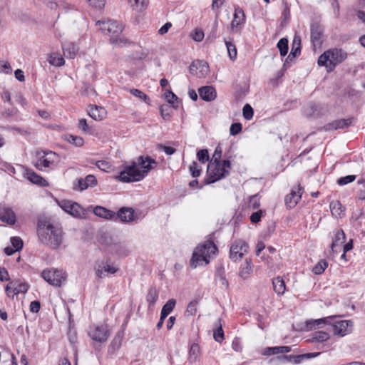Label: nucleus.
I'll return each mask as SVG.
<instances>
[{
  "instance_id": "nucleus-21",
  "label": "nucleus",
  "mask_w": 365,
  "mask_h": 365,
  "mask_svg": "<svg viewBox=\"0 0 365 365\" xmlns=\"http://www.w3.org/2000/svg\"><path fill=\"white\" fill-rule=\"evenodd\" d=\"M197 248L202 255L209 259L211 255H215L217 250L216 245L212 241H206L202 245H198Z\"/></svg>"
},
{
  "instance_id": "nucleus-25",
  "label": "nucleus",
  "mask_w": 365,
  "mask_h": 365,
  "mask_svg": "<svg viewBox=\"0 0 365 365\" xmlns=\"http://www.w3.org/2000/svg\"><path fill=\"white\" fill-rule=\"evenodd\" d=\"M93 213L96 216L106 220H114V217H115V212L108 210L107 208L102 206H96L93 209Z\"/></svg>"
},
{
  "instance_id": "nucleus-39",
  "label": "nucleus",
  "mask_w": 365,
  "mask_h": 365,
  "mask_svg": "<svg viewBox=\"0 0 365 365\" xmlns=\"http://www.w3.org/2000/svg\"><path fill=\"white\" fill-rule=\"evenodd\" d=\"M196 65H197V67L199 71V72L197 73L198 78L205 77L209 71L208 64L206 62L202 61H197Z\"/></svg>"
},
{
  "instance_id": "nucleus-37",
  "label": "nucleus",
  "mask_w": 365,
  "mask_h": 365,
  "mask_svg": "<svg viewBox=\"0 0 365 365\" xmlns=\"http://www.w3.org/2000/svg\"><path fill=\"white\" fill-rule=\"evenodd\" d=\"M200 357V347L197 344H193L189 351V361L195 363L198 361Z\"/></svg>"
},
{
  "instance_id": "nucleus-1",
  "label": "nucleus",
  "mask_w": 365,
  "mask_h": 365,
  "mask_svg": "<svg viewBox=\"0 0 365 365\" xmlns=\"http://www.w3.org/2000/svg\"><path fill=\"white\" fill-rule=\"evenodd\" d=\"M37 235L40 242L53 250L59 248L63 242L62 228L53 224L46 217H40L37 222Z\"/></svg>"
},
{
  "instance_id": "nucleus-4",
  "label": "nucleus",
  "mask_w": 365,
  "mask_h": 365,
  "mask_svg": "<svg viewBox=\"0 0 365 365\" xmlns=\"http://www.w3.org/2000/svg\"><path fill=\"white\" fill-rule=\"evenodd\" d=\"M230 168V162L228 160H224L222 162H210L207 167L210 182H215L227 176Z\"/></svg>"
},
{
  "instance_id": "nucleus-48",
  "label": "nucleus",
  "mask_w": 365,
  "mask_h": 365,
  "mask_svg": "<svg viewBox=\"0 0 365 365\" xmlns=\"http://www.w3.org/2000/svg\"><path fill=\"white\" fill-rule=\"evenodd\" d=\"M67 140L68 143H70L77 147H81L84 144V140L83 138H81L80 136L73 135H69L67 137Z\"/></svg>"
},
{
  "instance_id": "nucleus-38",
  "label": "nucleus",
  "mask_w": 365,
  "mask_h": 365,
  "mask_svg": "<svg viewBox=\"0 0 365 365\" xmlns=\"http://www.w3.org/2000/svg\"><path fill=\"white\" fill-rule=\"evenodd\" d=\"M48 61L50 64L55 66H61L64 65L65 60L58 53H53L50 55Z\"/></svg>"
},
{
  "instance_id": "nucleus-12",
  "label": "nucleus",
  "mask_w": 365,
  "mask_h": 365,
  "mask_svg": "<svg viewBox=\"0 0 365 365\" xmlns=\"http://www.w3.org/2000/svg\"><path fill=\"white\" fill-rule=\"evenodd\" d=\"M303 188L298 185L297 188L292 189L291 192L285 197L284 201L288 208H293L298 203L303 193Z\"/></svg>"
},
{
  "instance_id": "nucleus-50",
  "label": "nucleus",
  "mask_w": 365,
  "mask_h": 365,
  "mask_svg": "<svg viewBox=\"0 0 365 365\" xmlns=\"http://www.w3.org/2000/svg\"><path fill=\"white\" fill-rule=\"evenodd\" d=\"M219 327L214 331L213 337L217 342H222L224 340V331L220 324V320H218Z\"/></svg>"
},
{
  "instance_id": "nucleus-11",
  "label": "nucleus",
  "mask_w": 365,
  "mask_h": 365,
  "mask_svg": "<svg viewBox=\"0 0 365 365\" xmlns=\"http://www.w3.org/2000/svg\"><path fill=\"white\" fill-rule=\"evenodd\" d=\"M330 325L333 327L334 334L340 336H344L351 331L349 327L352 326V322L349 320H340L336 322L331 321Z\"/></svg>"
},
{
  "instance_id": "nucleus-56",
  "label": "nucleus",
  "mask_w": 365,
  "mask_h": 365,
  "mask_svg": "<svg viewBox=\"0 0 365 365\" xmlns=\"http://www.w3.org/2000/svg\"><path fill=\"white\" fill-rule=\"evenodd\" d=\"M197 301H192L189 303V304L187 307L186 312H185L187 315L192 316V315L195 314V313L197 312Z\"/></svg>"
},
{
  "instance_id": "nucleus-18",
  "label": "nucleus",
  "mask_w": 365,
  "mask_h": 365,
  "mask_svg": "<svg viewBox=\"0 0 365 365\" xmlns=\"http://www.w3.org/2000/svg\"><path fill=\"white\" fill-rule=\"evenodd\" d=\"M77 181V187L80 191L95 187L98 183L97 179L93 175H88L85 178H78Z\"/></svg>"
},
{
  "instance_id": "nucleus-63",
  "label": "nucleus",
  "mask_w": 365,
  "mask_h": 365,
  "mask_svg": "<svg viewBox=\"0 0 365 365\" xmlns=\"http://www.w3.org/2000/svg\"><path fill=\"white\" fill-rule=\"evenodd\" d=\"M222 156V149L220 145L217 146L215 150V153L212 155V160L210 162H222L220 160Z\"/></svg>"
},
{
  "instance_id": "nucleus-58",
  "label": "nucleus",
  "mask_w": 365,
  "mask_h": 365,
  "mask_svg": "<svg viewBox=\"0 0 365 365\" xmlns=\"http://www.w3.org/2000/svg\"><path fill=\"white\" fill-rule=\"evenodd\" d=\"M189 170L192 177H198L200 175L201 169L198 168L196 162H192L189 166Z\"/></svg>"
},
{
  "instance_id": "nucleus-27",
  "label": "nucleus",
  "mask_w": 365,
  "mask_h": 365,
  "mask_svg": "<svg viewBox=\"0 0 365 365\" xmlns=\"http://www.w3.org/2000/svg\"><path fill=\"white\" fill-rule=\"evenodd\" d=\"M63 55L66 58L73 59L76 57L78 48L73 43H68L62 46Z\"/></svg>"
},
{
  "instance_id": "nucleus-60",
  "label": "nucleus",
  "mask_w": 365,
  "mask_h": 365,
  "mask_svg": "<svg viewBox=\"0 0 365 365\" xmlns=\"http://www.w3.org/2000/svg\"><path fill=\"white\" fill-rule=\"evenodd\" d=\"M28 289L29 286L26 283H19L16 282L15 294L17 295L19 293H25Z\"/></svg>"
},
{
  "instance_id": "nucleus-28",
  "label": "nucleus",
  "mask_w": 365,
  "mask_h": 365,
  "mask_svg": "<svg viewBox=\"0 0 365 365\" xmlns=\"http://www.w3.org/2000/svg\"><path fill=\"white\" fill-rule=\"evenodd\" d=\"M322 29L318 25H312L311 27V40L314 46L320 45L322 36Z\"/></svg>"
},
{
  "instance_id": "nucleus-19",
  "label": "nucleus",
  "mask_w": 365,
  "mask_h": 365,
  "mask_svg": "<svg viewBox=\"0 0 365 365\" xmlns=\"http://www.w3.org/2000/svg\"><path fill=\"white\" fill-rule=\"evenodd\" d=\"M24 176L32 183L36 184L43 187L48 185L47 181L36 173L33 170L26 168L24 172Z\"/></svg>"
},
{
  "instance_id": "nucleus-61",
  "label": "nucleus",
  "mask_w": 365,
  "mask_h": 365,
  "mask_svg": "<svg viewBox=\"0 0 365 365\" xmlns=\"http://www.w3.org/2000/svg\"><path fill=\"white\" fill-rule=\"evenodd\" d=\"M96 166L101 170L108 172L110 169V164L105 160H99L96 162Z\"/></svg>"
},
{
  "instance_id": "nucleus-52",
  "label": "nucleus",
  "mask_w": 365,
  "mask_h": 365,
  "mask_svg": "<svg viewBox=\"0 0 365 365\" xmlns=\"http://www.w3.org/2000/svg\"><path fill=\"white\" fill-rule=\"evenodd\" d=\"M10 241L15 250L19 251L22 249L24 244L22 240L19 237H11Z\"/></svg>"
},
{
  "instance_id": "nucleus-59",
  "label": "nucleus",
  "mask_w": 365,
  "mask_h": 365,
  "mask_svg": "<svg viewBox=\"0 0 365 365\" xmlns=\"http://www.w3.org/2000/svg\"><path fill=\"white\" fill-rule=\"evenodd\" d=\"M242 126L240 123H234L230 125V135H235L240 133L242 130Z\"/></svg>"
},
{
  "instance_id": "nucleus-64",
  "label": "nucleus",
  "mask_w": 365,
  "mask_h": 365,
  "mask_svg": "<svg viewBox=\"0 0 365 365\" xmlns=\"http://www.w3.org/2000/svg\"><path fill=\"white\" fill-rule=\"evenodd\" d=\"M194 41L200 42L204 38V32L202 29H195L194 34L192 36Z\"/></svg>"
},
{
  "instance_id": "nucleus-8",
  "label": "nucleus",
  "mask_w": 365,
  "mask_h": 365,
  "mask_svg": "<svg viewBox=\"0 0 365 365\" xmlns=\"http://www.w3.org/2000/svg\"><path fill=\"white\" fill-rule=\"evenodd\" d=\"M249 248V245L245 241L235 240L230 249V258L234 262L240 260L248 252Z\"/></svg>"
},
{
  "instance_id": "nucleus-45",
  "label": "nucleus",
  "mask_w": 365,
  "mask_h": 365,
  "mask_svg": "<svg viewBox=\"0 0 365 365\" xmlns=\"http://www.w3.org/2000/svg\"><path fill=\"white\" fill-rule=\"evenodd\" d=\"M277 48L279 50L280 55L284 56L288 51V40L285 38H281L277 43Z\"/></svg>"
},
{
  "instance_id": "nucleus-44",
  "label": "nucleus",
  "mask_w": 365,
  "mask_h": 365,
  "mask_svg": "<svg viewBox=\"0 0 365 365\" xmlns=\"http://www.w3.org/2000/svg\"><path fill=\"white\" fill-rule=\"evenodd\" d=\"M129 2L134 9L138 11L145 9L148 4L146 0H129Z\"/></svg>"
},
{
  "instance_id": "nucleus-51",
  "label": "nucleus",
  "mask_w": 365,
  "mask_h": 365,
  "mask_svg": "<svg viewBox=\"0 0 365 365\" xmlns=\"http://www.w3.org/2000/svg\"><path fill=\"white\" fill-rule=\"evenodd\" d=\"M130 93L132 95H133L134 96H135L136 98H138L140 100H143L145 102L148 103V101H149L148 96L145 93L142 92L141 91H140L138 89L133 88V89L130 90Z\"/></svg>"
},
{
  "instance_id": "nucleus-26",
  "label": "nucleus",
  "mask_w": 365,
  "mask_h": 365,
  "mask_svg": "<svg viewBox=\"0 0 365 365\" xmlns=\"http://www.w3.org/2000/svg\"><path fill=\"white\" fill-rule=\"evenodd\" d=\"M252 268L253 264L252 262V259L250 258H247L245 262L241 265L239 275L244 279L249 278L252 272Z\"/></svg>"
},
{
  "instance_id": "nucleus-57",
  "label": "nucleus",
  "mask_w": 365,
  "mask_h": 365,
  "mask_svg": "<svg viewBox=\"0 0 365 365\" xmlns=\"http://www.w3.org/2000/svg\"><path fill=\"white\" fill-rule=\"evenodd\" d=\"M197 159L200 162H202V163L208 161L209 160V155L208 151L206 149L200 150L197 153Z\"/></svg>"
},
{
  "instance_id": "nucleus-10",
  "label": "nucleus",
  "mask_w": 365,
  "mask_h": 365,
  "mask_svg": "<svg viewBox=\"0 0 365 365\" xmlns=\"http://www.w3.org/2000/svg\"><path fill=\"white\" fill-rule=\"evenodd\" d=\"M110 333L104 325H96L91 328L89 331V336L91 338L100 343H104L109 337Z\"/></svg>"
},
{
  "instance_id": "nucleus-30",
  "label": "nucleus",
  "mask_w": 365,
  "mask_h": 365,
  "mask_svg": "<svg viewBox=\"0 0 365 365\" xmlns=\"http://www.w3.org/2000/svg\"><path fill=\"white\" fill-rule=\"evenodd\" d=\"M273 289L278 295H282L286 289L285 283L282 278L277 277L272 280Z\"/></svg>"
},
{
  "instance_id": "nucleus-62",
  "label": "nucleus",
  "mask_w": 365,
  "mask_h": 365,
  "mask_svg": "<svg viewBox=\"0 0 365 365\" xmlns=\"http://www.w3.org/2000/svg\"><path fill=\"white\" fill-rule=\"evenodd\" d=\"M217 29H218V21H217V18H216L212 24V30L208 36V38H212V39L216 38L217 36Z\"/></svg>"
},
{
  "instance_id": "nucleus-22",
  "label": "nucleus",
  "mask_w": 365,
  "mask_h": 365,
  "mask_svg": "<svg viewBox=\"0 0 365 365\" xmlns=\"http://www.w3.org/2000/svg\"><path fill=\"white\" fill-rule=\"evenodd\" d=\"M200 98L205 101H212L215 99L217 93L215 89L210 86L201 87L198 90Z\"/></svg>"
},
{
  "instance_id": "nucleus-17",
  "label": "nucleus",
  "mask_w": 365,
  "mask_h": 365,
  "mask_svg": "<svg viewBox=\"0 0 365 365\" xmlns=\"http://www.w3.org/2000/svg\"><path fill=\"white\" fill-rule=\"evenodd\" d=\"M0 220L9 225H14L16 222V215L10 207L0 205Z\"/></svg>"
},
{
  "instance_id": "nucleus-47",
  "label": "nucleus",
  "mask_w": 365,
  "mask_h": 365,
  "mask_svg": "<svg viewBox=\"0 0 365 365\" xmlns=\"http://www.w3.org/2000/svg\"><path fill=\"white\" fill-rule=\"evenodd\" d=\"M328 263L326 260H320L312 269V272L315 274H321L327 267Z\"/></svg>"
},
{
  "instance_id": "nucleus-16",
  "label": "nucleus",
  "mask_w": 365,
  "mask_h": 365,
  "mask_svg": "<svg viewBox=\"0 0 365 365\" xmlns=\"http://www.w3.org/2000/svg\"><path fill=\"white\" fill-rule=\"evenodd\" d=\"M120 219L123 222H130L135 220L134 210L130 207H122L115 213L114 220Z\"/></svg>"
},
{
  "instance_id": "nucleus-40",
  "label": "nucleus",
  "mask_w": 365,
  "mask_h": 365,
  "mask_svg": "<svg viewBox=\"0 0 365 365\" xmlns=\"http://www.w3.org/2000/svg\"><path fill=\"white\" fill-rule=\"evenodd\" d=\"M329 339V334L326 331H317L313 334V336L311 339L312 342L318 341V342H324L327 341Z\"/></svg>"
},
{
  "instance_id": "nucleus-36",
  "label": "nucleus",
  "mask_w": 365,
  "mask_h": 365,
  "mask_svg": "<svg viewBox=\"0 0 365 365\" xmlns=\"http://www.w3.org/2000/svg\"><path fill=\"white\" fill-rule=\"evenodd\" d=\"M329 207L332 215L335 217H340L344 212L342 205L339 200L331 201Z\"/></svg>"
},
{
  "instance_id": "nucleus-2",
  "label": "nucleus",
  "mask_w": 365,
  "mask_h": 365,
  "mask_svg": "<svg viewBox=\"0 0 365 365\" xmlns=\"http://www.w3.org/2000/svg\"><path fill=\"white\" fill-rule=\"evenodd\" d=\"M152 164H156L155 160L148 156H140L137 163L124 167L116 178L123 182L140 181L153 169Z\"/></svg>"
},
{
  "instance_id": "nucleus-15",
  "label": "nucleus",
  "mask_w": 365,
  "mask_h": 365,
  "mask_svg": "<svg viewBox=\"0 0 365 365\" xmlns=\"http://www.w3.org/2000/svg\"><path fill=\"white\" fill-rule=\"evenodd\" d=\"M334 317L330 316L318 319H311L305 322V330L310 331L317 328H321L325 324H331Z\"/></svg>"
},
{
  "instance_id": "nucleus-41",
  "label": "nucleus",
  "mask_w": 365,
  "mask_h": 365,
  "mask_svg": "<svg viewBox=\"0 0 365 365\" xmlns=\"http://www.w3.org/2000/svg\"><path fill=\"white\" fill-rule=\"evenodd\" d=\"M47 6L51 9V10H54V9H60V8H62L64 10H66L69 5L61 1V0H59V1H49L48 3H47Z\"/></svg>"
},
{
  "instance_id": "nucleus-42",
  "label": "nucleus",
  "mask_w": 365,
  "mask_h": 365,
  "mask_svg": "<svg viewBox=\"0 0 365 365\" xmlns=\"http://www.w3.org/2000/svg\"><path fill=\"white\" fill-rule=\"evenodd\" d=\"M225 43L226 45L229 56L231 60H235L237 58V48L235 44L232 42L225 39Z\"/></svg>"
},
{
  "instance_id": "nucleus-31",
  "label": "nucleus",
  "mask_w": 365,
  "mask_h": 365,
  "mask_svg": "<svg viewBox=\"0 0 365 365\" xmlns=\"http://www.w3.org/2000/svg\"><path fill=\"white\" fill-rule=\"evenodd\" d=\"M351 123V119H340L333 121L329 125V129H344L349 127Z\"/></svg>"
},
{
  "instance_id": "nucleus-55",
  "label": "nucleus",
  "mask_w": 365,
  "mask_h": 365,
  "mask_svg": "<svg viewBox=\"0 0 365 365\" xmlns=\"http://www.w3.org/2000/svg\"><path fill=\"white\" fill-rule=\"evenodd\" d=\"M16 282H11L9 283L5 289L6 293L9 297H14L15 295Z\"/></svg>"
},
{
  "instance_id": "nucleus-49",
  "label": "nucleus",
  "mask_w": 365,
  "mask_h": 365,
  "mask_svg": "<svg viewBox=\"0 0 365 365\" xmlns=\"http://www.w3.org/2000/svg\"><path fill=\"white\" fill-rule=\"evenodd\" d=\"M176 301L174 299H169L163 307L161 312L169 315L175 308Z\"/></svg>"
},
{
  "instance_id": "nucleus-20",
  "label": "nucleus",
  "mask_w": 365,
  "mask_h": 365,
  "mask_svg": "<svg viewBox=\"0 0 365 365\" xmlns=\"http://www.w3.org/2000/svg\"><path fill=\"white\" fill-rule=\"evenodd\" d=\"M210 262V259H207L206 257L200 252L198 249L196 247L193 251L192 258L190 262V265L192 268L195 269L198 266L207 264Z\"/></svg>"
},
{
  "instance_id": "nucleus-5",
  "label": "nucleus",
  "mask_w": 365,
  "mask_h": 365,
  "mask_svg": "<svg viewBox=\"0 0 365 365\" xmlns=\"http://www.w3.org/2000/svg\"><path fill=\"white\" fill-rule=\"evenodd\" d=\"M58 155L56 153L41 151L38 153V159L34 163V166L39 170L52 168L56 165Z\"/></svg>"
},
{
  "instance_id": "nucleus-29",
  "label": "nucleus",
  "mask_w": 365,
  "mask_h": 365,
  "mask_svg": "<svg viewBox=\"0 0 365 365\" xmlns=\"http://www.w3.org/2000/svg\"><path fill=\"white\" fill-rule=\"evenodd\" d=\"M291 351V347L288 346H274L266 348L262 354L265 356L274 355L279 353H288Z\"/></svg>"
},
{
  "instance_id": "nucleus-46",
  "label": "nucleus",
  "mask_w": 365,
  "mask_h": 365,
  "mask_svg": "<svg viewBox=\"0 0 365 365\" xmlns=\"http://www.w3.org/2000/svg\"><path fill=\"white\" fill-rule=\"evenodd\" d=\"M165 97L167 101L172 104L173 107L177 108L178 106V98L171 91H167L165 94Z\"/></svg>"
},
{
  "instance_id": "nucleus-32",
  "label": "nucleus",
  "mask_w": 365,
  "mask_h": 365,
  "mask_svg": "<svg viewBox=\"0 0 365 365\" xmlns=\"http://www.w3.org/2000/svg\"><path fill=\"white\" fill-rule=\"evenodd\" d=\"M301 50H300V39L297 38L296 37L294 38L293 43H292V48L291 50L290 53L289 54L286 62H288L289 60L292 61L293 58L297 57L300 54Z\"/></svg>"
},
{
  "instance_id": "nucleus-35",
  "label": "nucleus",
  "mask_w": 365,
  "mask_h": 365,
  "mask_svg": "<svg viewBox=\"0 0 365 365\" xmlns=\"http://www.w3.org/2000/svg\"><path fill=\"white\" fill-rule=\"evenodd\" d=\"M113 251L120 257H126L130 253V250L126 245L116 244L113 247Z\"/></svg>"
},
{
  "instance_id": "nucleus-6",
  "label": "nucleus",
  "mask_w": 365,
  "mask_h": 365,
  "mask_svg": "<svg viewBox=\"0 0 365 365\" xmlns=\"http://www.w3.org/2000/svg\"><path fill=\"white\" fill-rule=\"evenodd\" d=\"M41 276L49 284L55 287H61L67 277L65 272L57 269H45Z\"/></svg>"
},
{
  "instance_id": "nucleus-24",
  "label": "nucleus",
  "mask_w": 365,
  "mask_h": 365,
  "mask_svg": "<svg viewBox=\"0 0 365 365\" xmlns=\"http://www.w3.org/2000/svg\"><path fill=\"white\" fill-rule=\"evenodd\" d=\"M88 115L95 120H102L106 115V110L101 106H91Z\"/></svg>"
},
{
  "instance_id": "nucleus-43",
  "label": "nucleus",
  "mask_w": 365,
  "mask_h": 365,
  "mask_svg": "<svg viewBox=\"0 0 365 365\" xmlns=\"http://www.w3.org/2000/svg\"><path fill=\"white\" fill-rule=\"evenodd\" d=\"M321 353L320 352H313V353H307L297 356H290V357L294 359V361L295 363H300L301 361L304 359H312L314 358L317 356H319Z\"/></svg>"
},
{
  "instance_id": "nucleus-53",
  "label": "nucleus",
  "mask_w": 365,
  "mask_h": 365,
  "mask_svg": "<svg viewBox=\"0 0 365 365\" xmlns=\"http://www.w3.org/2000/svg\"><path fill=\"white\" fill-rule=\"evenodd\" d=\"M356 175H350L345 177H341L337 180V184L339 185H345L348 183L352 182L356 180Z\"/></svg>"
},
{
  "instance_id": "nucleus-3",
  "label": "nucleus",
  "mask_w": 365,
  "mask_h": 365,
  "mask_svg": "<svg viewBox=\"0 0 365 365\" xmlns=\"http://www.w3.org/2000/svg\"><path fill=\"white\" fill-rule=\"evenodd\" d=\"M346 58V53L341 49L329 50L323 53L318 58V64L325 66L327 71H331L335 66Z\"/></svg>"
},
{
  "instance_id": "nucleus-7",
  "label": "nucleus",
  "mask_w": 365,
  "mask_h": 365,
  "mask_svg": "<svg viewBox=\"0 0 365 365\" xmlns=\"http://www.w3.org/2000/svg\"><path fill=\"white\" fill-rule=\"evenodd\" d=\"M99 29L104 34L110 36L112 38L118 36L123 31V27L116 21L108 19V21H98L96 23Z\"/></svg>"
},
{
  "instance_id": "nucleus-23",
  "label": "nucleus",
  "mask_w": 365,
  "mask_h": 365,
  "mask_svg": "<svg viewBox=\"0 0 365 365\" xmlns=\"http://www.w3.org/2000/svg\"><path fill=\"white\" fill-rule=\"evenodd\" d=\"M245 23V14L242 9H236L234 18L231 21L230 27L232 31H237V29Z\"/></svg>"
},
{
  "instance_id": "nucleus-14",
  "label": "nucleus",
  "mask_w": 365,
  "mask_h": 365,
  "mask_svg": "<svg viewBox=\"0 0 365 365\" xmlns=\"http://www.w3.org/2000/svg\"><path fill=\"white\" fill-rule=\"evenodd\" d=\"M345 240L346 236L344 232L341 229L336 230L331 245V252L336 254L340 252L341 247L345 242Z\"/></svg>"
},
{
  "instance_id": "nucleus-34",
  "label": "nucleus",
  "mask_w": 365,
  "mask_h": 365,
  "mask_svg": "<svg viewBox=\"0 0 365 365\" xmlns=\"http://www.w3.org/2000/svg\"><path fill=\"white\" fill-rule=\"evenodd\" d=\"M123 334L122 332H118L115 337L113 339L110 345V350L112 352H115L118 350L121 346Z\"/></svg>"
},
{
  "instance_id": "nucleus-54",
  "label": "nucleus",
  "mask_w": 365,
  "mask_h": 365,
  "mask_svg": "<svg viewBox=\"0 0 365 365\" xmlns=\"http://www.w3.org/2000/svg\"><path fill=\"white\" fill-rule=\"evenodd\" d=\"M243 116L246 120H250L254 114L252 108L249 105L246 104L242 109Z\"/></svg>"
},
{
  "instance_id": "nucleus-9",
  "label": "nucleus",
  "mask_w": 365,
  "mask_h": 365,
  "mask_svg": "<svg viewBox=\"0 0 365 365\" xmlns=\"http://www.w3.org/2000/svg\"><path fill=\"white\" fill-rule=\"evenodd\" d=\"M58 205L66 212L75 217L80 218L85 215L84 209L77 202L67 200H62L58 202Z\"/></svg>"
},
{
  "instance_id": "nucleus-13",
  "label": "nucleus",
  "mask_w": 365,
  "mask_h": 365,
  "mask_svg": "<svg viewBox=\"0 0 365 365\" xmlns=\"http://www.w3.org/2000/svg\"><path fill=\"white\" fill-rule=\"evenodd\" d=\"M118 271V268L108 262H101L97 264L96 267V274L99 278H104L108 274H115Z\"/></svg>"
},
{
  "instance_id": "nucleus-33",
  "label": "nucleus",
  "mask_w": 365,
  "mask_h": 365,
  "mask_svg": "<svg viewBox=\"0 0 365 365\" xmlns=\"http://www.w3.org/2000/svg\"><path fill=\"white\" fill-rule=\"evenodd\" d=\"M158 298V292L155 287H150L146 296L148 307H153Z\"/></svg>"
}]
</instances>
